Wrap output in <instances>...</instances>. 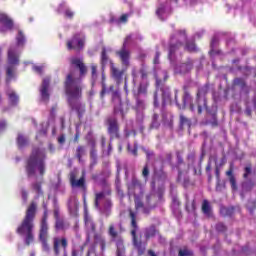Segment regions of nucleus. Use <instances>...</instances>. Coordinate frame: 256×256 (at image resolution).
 <instances>
[{
  "label": "nucleus",
  "instance_id": "13",
  "mask_svg": "<svg viewBox=\"0 0 256 256\" xmlns=\"http://www.w3.org/2000/svg\"><path fill=\"white\" fill-rule=\"evenodd\" d=\"M70 185L72 188L81 189V191H87V183L85 181V175H82L77 180V174L75 172L70 173Z\"/></svg>",
  "mask_w": 256,
  "mask_h": 256
},
{
  "label": "nucleus",
  "instance_id": "5",
  "mask_svg": "<svg viewBox=\"0 0 256 256\" xmlns=\"http://www.w3.org/2000/svg\"><path fill=\"white\" fill-rule=\"evenodd\" d=\"M159 91L161 93V107L162 109H165L167 107L168 103H171V89L165 85L163 80L157 78L156 79V91L154 92V101L153 105L155 109H159L160 103H159Z\"/></svg>",
  "mask_w": 256,
  "mask_h": 256
},
{
  "label": "nucleus",
  "instance_id": "9",
  "mask_svg": "<svg viewBox=\"0 0 256 256\" xmlns=\"http://www.w3.org/2000/svg\"><path fill=\"white\" fill-rule=\"evenodd\" d=\"M86 38L81 33H76L67 40L66 47L68 51H76V53H81L85 49Z\"/></svg>",
  "mask_w": 256,
  "mask_h": 256
},
{
  "label": "nucleus",
  "instance_id": "42",
  "mask_svg": "<svg viewBox=\"0 0 256 256\" xmlns=\"http://www.w3.org/2000/svg\"><path fill=\"white\" fill-rule=\"evenodd\" d=\"M108 235H110L112 239H117L119 232H117V230H115V225L111 224L109 226Z\"/></svg>",
  "mask_w": 256,
  "mask_h": 256
},
{
  "label": "nucleus",
  "instance_id": "11",
  "mask_svg": "<svg viewBox=\"0 0 256 256\" xmlns=\"http://www.w3.org/2000/svg\"><path fill=\"white\" fill-rule=\"evenodd\" d=\"M69 247V240L66 237H54L53 238V251L54 255H61V251L64 256H67V248Z\"/></svg>",
  "mask_w": 256,
  "mask_h": 256
},
{
  "label": "nucleus",
  "instance_id": "20",
  "mask_svg": "<svg viewBox=\"0 0 256 256\" xmlns=\"http://www.w3.org/2000/svg\"><path fill=\"white\" fill-rule=\"evenodd\" d=\"M111 61L112 60H109V55H107V49L103 48L100 57V65L102 69H105V67H107V63L111 64Z\"/></svg>",
  "mask_w": 256,
  "mask_h": 256
},
{
  "label": "nucleus",
  "instance_id": "26",
  "mask_svg": "<svg viewBox=\"0 0 256 256\" xmlns=\"http://www.w3.org/2000/svg\"><path fill=\"white\" fill-rule=\"evenodd\" d=\"M116 256H125V244L123 243V240H118L116 242Z\"/></svg>",
  "mask_w": 256,
  "mask_h": 256
},
{
  "label": "nucleus",
  "instance_id": "57",
  "mask_svg": "<svg viewBox=\"0 0 256 256\" xmlns=\"http://www.w3.org/2000/svg\"><path fill=\"white\" fill-rule=\"evenodd\" d=\"M21 196H22V201H24V203H27V201L29 199V193L27 192V190L22 189Z\"/></svg>",
  "mask_w": 256,
  "mask_h": 256
},
{
  "label": "nucleus",
  "instance_id": "52",
  "mask_svg": "<svg viewBox=\"0 0 256 256\" xmlns=\"http://www.w3.org/2000/svg\"><path fill=\"white\" fill-rule=\"evenodd\" d=\"M221 213L224 215V217H231V215H233V208L224 207L221 209Z\"/></svg>",
  "mask_w": 256,
  "mask_h": 256
},
{
  "label": "nucleus",
  "instance_id": "39",
  "mask_svg": "<svg viewBox=\"0 0 256 256\" xmlns=\"http://www.w3.org/2000/svg\"><path fill=\"white\" fill-rule=\"evenodd\" d=\"M134 203L136 211H139V209H143V201H141V197L137 196V194H134Z\"/></svg>",
  "mask_w": 256,
  "mask_h": 256
},
{
  "label": "nucleus",
  "instance_id": "47",
  "mask_svg": "<svg viewBox=\"0 0 256 256\" xmlns=\"http://www.w3.org/2000/svg\"><path fill=\"white\" fill-rule=\"evenodd\" d=\"M191 101V94H189V91H184V95H183V98H182V103L184 105V107L187 106V103H190Z\"/></svg>",
  "mask_w": 256,
  "mask_h": 256
},
{
  "label": "nucleus",
  "instance_id": "15",
  "mask_svg": "<svg viewBox=\"0 0 256 256\" xmlns=\"http://www.w3.org/2000/svg\"><path fill=\"white\" fill-rule=\"evenodd\" d=\"M51 85V78L46 77L43 79L42 84L40 86V97L44 103H49L50 94H49V87Z\"/></svg>",
  "mask_w": 256,
  "mask_h": 256
},
{
  "label": "nucleus",
  "instance_id": "45",
  "mask_svg": "<svg viewBox=\"0 0 256 256\" xmlns=\"http://www.w3.org/2000/svg\"><path fill=\"white\" fill-rule=\"evenodd\" d=\"M55 229H57V231H63V229H65V221L63 219H57L55 222Z\"/></svg>",
  "mask_w": 256,
  "mask_h": 256
},
{
  "label": "nucleus",
  "instance_id": "17",
  "mask_svg": "<svg viewBox=\"0 0 256 256\" xmlns=\"http://www.w3.org/2000/svg\"><path fill=\"white\" fill-rule=\"evenodd\" d=\"M233 171L234 166L233 164H230L229 169L226 171V176L228 177L232 191H237V178H235V174L233 173Z\"/></svg>",
  "mask_w": 256,
  "mask_h": 256
},
{
  "label": "nucleus",
  "instance_id": "23",
  "mask_svg": "<svg viewBox=\"0 0 256 256\" xmlns=\"http://www.w3.org/2000/svg\"><path fill=\"white\" fill-rule=\"evenodd\" d=\"M101 79L102 90L100 91V98L104 99L105 95L107 94V84L105 83V69H102Z\"/></svg>",
  "mask_w": 256,
  "mask_h": 256
},
{
  "label": "nucleus",
  "instance_id": "56",
  "mask_svg": "<svg viewBox=\"0 0 256 256\" xmlns=\"http://www.w3.org/2000/svg\"><path fill=\"white\" fill-rule=\"evenodd\" d=\"M153 199H155V193H150L146 195V205H151Z\"/></svg>",
  "mask_w": 256,
  "mask_h": 256
},
{
  "label": "nucleus",
  "instance_id": "43",
  "mask_svg": "<svg viewBox=\"0 0 256 256\" xmlns=\"http://www.w3.org/2000/svg\"><path fill=\"white\" fill-rule=\"evenodd\" d=\"M101 199H105V192H99L95 194L94 205L97 209H99V201H101Z\"/></svg>",
  "mask_w": 256,
  "mask_h": 256
},
{
  "label": "nucleus",
  "instance_id": "64",
  "mask_svg": "<svg viewBox=\"0 0 256 256\" xmlns=\"http://www.w3.org/2000/svg\"><path fill=\"white\" fill-rule=\"evenodd\" d=\"M74 15L75 13L69 9L65 11V17H67L68 19H73Z\"/></svg>",
  "mask_w": 256,
  "mask_h": 256
},
{
  "label": "nucleus",
  "instance_id": "8",
  "mask_svg": "<svg viewBox=\"0 0 256 256\" xmlns=\"http://www.w3.org/2000/svg\"><path fill=\"white\" fill-rule=\"evenodd\" d=\"M14 65H19V54L17 53V48L10 47L8 50V67L6 68V81L9 83L14 75L15 67Z\"/></svg>",
  "mask_w": 256,
  "mask_h": 256
},
{
  "label": "nucleus",
  "instance_id": "58",
  "mask_svg": "<svg viewBox=\"0 0 256 256\" xmlns=\"http://www.w3.org/2000/svg\"><path fill=\"white\" fill-rule=\"evenodd\" d=\"M90 158L93 161H97V148L90 149Z\"/></svg>",
  "mask_w": 256,
  "mask_h": 256
},
{
  "label": "nucleus",
  "instance_id": "12",
  "mask_svg": "<svg viewBox=\"0 0 256 256\" xmlns=\"http://www.w3.org/2000/svg\"><path fill=\"white\" fill-rule=\"evenodd\" d=\"M106 124L108 125L107 133L110 136V141L113 139H120L121 134H119V122L115 117H108L106 119Z\"/></svg>",
  "mask_w": 256,
  "mask_h": 256
},
{
  "label": "nucleus",
  "instance_id": "46",
  "mask_svg": "<svg viewBox=\"0 0 256 256\" xmlns=\"http://www.w3.org/2000/svg\"><path fill=\"white\" fill-rule=\"evenodd\" d=\"M251 173H253V168H252L251 164H248L244 168L243 178L248 179L249 175H251Z\"/></svg>",
  "mask_w": 256,
  "mask_h": 256
},
{
  "label": "nucleus",
  "instance_id": "24",
  "mask_svg": "<svg viewBox=\"0 0 256 256\" xmlns=\"http://www.w3.org/2000/svg\"><path fill=\"white\" fill-rule=\"evenodd\" d=\"M209 93V84L206 83L204 86L200 87L197 92V102L201 101V97L207 95Z\"/></svg>",
  "mask_w": 256,
  "mask_h": 256
},
{
  "label": "nucleus",
  "instance_id": "30",
  "mask_svg": "<svg viewBox=\"0 0 256 256\" xmlns=\"http://www.w3.org/2000/svg\"><path fill=\"white\" fill-rule=\"evenodd\" d=\"M193 69V61H188L180 65L181 73H187Z\"/></svg>",
  "mask_w": 256,
  "mask_h": 256
},
{
  "label": "nucleus",
  "instance_id": "51",
  "mask_svg": "<svg viewBox=\"0 0 256 256\" xmlns=\"http://www.w3.org/2000/svg\"><path fill=\"white\" fill-rule=\"evenodd\" d=\"M109 91L113 93L112 99L115 101V99H118V101H121V98L119 97V92L115 91V86L111 85L109 87Z\"/></svg>",
  "mask_w": 256,
  "mask_h": 256
},
{
  "label": "nucleus",
  "instance_id": "34",
  "mask_svg": "<svg viewBox=\"0 0 256 256\" xmlns=\"http://www.w3.org/2000/svg\"><path fill=\"white\" fill-rule=\"evenodd\" d=\"M233 85L240 87V89H247V82H245V79L243 78H235Z\"/></svg>",
  "mask_w": 256,
  "mask_h": 256
},
{
  "label": "nucleus",
  "instance_id": "63",
  "mask_svg": "<svg viewBox=\"0 0 256 256\" xmlns=\"http://www.w3.org/2000/svg\"><path fill=\"white\" fill-rule=\"evenodd\" d=\"M160 57H161V52L156 51V54H155V57H154V60H153L154 65H159V58Z\"/></svg>",
  "mask_w": 256,
  "mask_h": 256
},
{
  "label": "nucleus",
  "instance_id": "25",
  "mask_svg": "<svg viewBox=\"0 0 256 256\" xmlns=\"http://www.w3.org/2000/svg\"><path fill=\"white\" fill-rule=\"evenodd\" d=\"M43 181L40 182H34L31 184V188L33 189V191H35V193L38 195V197H40V195H43Z\"/></svg>",
  "mask_w": 256,
  "mask_h": 256
},
{
  "label": "nucleus",
  "instance_id": "60",
  "mask_svg": "<svg viewBox=\"0 0 256 256\" xmlns=\"http://www.w3.org/2000/svg\"><path fill=\"white\" fill-rule=\"evenodd\" d=\"M165 13V6L161 5L156 10V15L161 17Z\"/></svg>",
  "mask_w": 256,
  "mask_h": 256
},
{
  "label": "nucleus",
  "instance_id": "48",
  "mask_svg": "<svg viewBox=\"0 0 256 256\" xmlns=\"http://www.w3.org/2000/svg\"><path fill=\"white\" fill-rule=\"evenodd\" d=\"M215 229L218 231V233H225L227 231V226L222 222H218L215 226Z\"/></svg>",
  "mask_w": 256,
  "mask_h": 256
},
{
  "label": "nucleus",
  "instance_id": "6",
  "mask_svg": "<svg viewBox=\"0 0 256 256\" xmlns=\"http://www.w3.org/2000/svg\"><path fill=\"white\" fill-rule=\"evenodd\" d=\"M47 219H49V211L47 210V206H45L43 216L40 221L38 239L42 245L43 251L46 253L51 249L49 246V224L47 223Z\"/></svg>",
  "mask_w": 256,
  "mask_h": 256
},
{
  "label": "nucleus",
  "instance_id": "53",
  "mask_svg": "<svg viewBox=\"0 0 256 256\" xmlns=\"http://www.w3.org/2000/svg\"><path fill=\"white\" fill-rule=\"evenodd\" d=\"M136 109H145V101L136 96Z\"/></svg>",
  "mask_w": 256,
  "mask_h": 256
},
{
  "label": "nucleus",
  "instance_id": "18",
  "mask_svg": "<svg viewBox=\"0 0 256 256\" xmlns=\"http://www.w3.org/2000/svg\"><path fill=\"white\" fill-rule=\"evenodd\" d=\"M0 23L4 27H6L9 31L13 29V26H14L13 19H11V17H9L5 13H0Z\"/></svg>",
  "mask_w": 256,
  "mask_h": 256
},
{
  "label": "nucleus",
  "instance_id": "35",
  "mask_svg": "<svg viewBox=\"0 0 256 256\" xmlns=\"http://www.w3.org/2000/svg\"><path fill=\"white\" fill-rule=\"evenodd\" d=\"M179 121H180V127L181 128L185 127V125H187L188 127L191 126V119L187 118L183 114H180Z\"/></svg>",
  "mask_w": 256,
  "mask_h": 256
},
{
  "label": "nucleus",
  "instance_id": "4",
  "mask_svg": "<svg viewBox=\"0 0 256 256\" xmlns=\"http://www.w3.org/2000/svg\"><path fill=\"white\" fill-rule=\"evenodd\" d=\"M129 218H130V225L132 227L130 231V235L132 236V245L138 252V255H145V251L147 249V242H143L141 240V236H137V231H139V225L137 224V213L133 210L129 209Z\"/></svg>",
  "mask_w": 256,
  "mask_h": 256
},
{
  "label": "nucleus",
  "instance_id": "62",
  "mask_svg": "<svg viewBox=\"0 0 256 256\" xmlns=\"http://www.w3.org/2000/svg\"><path fill=\"white\" fill-rule=\"evenodd\" d=\"M139 73L141 75V79H147L149 75V73L147 72V70H145V68L140 69Z\"/></svg>",
  "mask_w": 256,
  "mask_h": 256
},
{
  "label": "nucleus",
  "instance_id": "38",
  "mask_svg": "<svg viewBox=\"0 0 256 256\" xmlns=\"http://www.w3.org/2000/svg\"><path fill=\"white\" fill-rule=\"evenodd\" d=\"M154 175L158 181H167V172L160 170L157 172H154Z\"/></svg>",
  "mask_w": 256,
  "mask_h": 256
},
{
  "label": "nucleus",
  "instance_id": "21",
  "mask_svg": "<svg viewBox=\"0 0 256 256\" xmlns=\"http://www.w3.org/2000/svg\"><path fill=\"white\" fill-rule=\"evenodd\" d=\"M210 119L207 118L205 125H211V127H219V120H217V113H210Z\"/></svg>",
  "mask_w": 256,
  "mask_h": 256
},
{
  "label": "nucleus",
  "instance_id": "54",
  "mask_svg": "<svg viewBox=\"0 0 256 256\" xmlns=\"http://www.w3.org/2000/svg\"><path fill=\"white\" fill-rule=\"evenodd\" d=\"M215 176H216L217 182L219 183L221 181V166L219 164L215 165Z\"/></svg>",
  "mask_w": 256,
  "mask_h": 256
},
{
  "label": "nucleus",
  "instance_id": "36",
  "mask_svg": "<svg viewBox=\"0 0 256 256\" xmlns=\"http://www.w3.org/2000/svg\"><path fill=\"white\" fill-rule=\"evenodd\" d=\"M17 143H18V147L21 149V148L25 147V145H27V143H29V140H27V138H25V136H23V134H19L17 137Z\"/></svg>",
  "mask_w": 256,
  "mask_h": 256
},
{
  "label": "nucleus",
  "instance_id": "2",
  "mask_svg": "<svg viewBox=\"0 0 256 256\" xmlns=\"http://www.w3.org/2000/svg\"><path fill=\"white\" fill-rule=\"evenodd\" d=\"M37 217V202L32 201L26 209L25 216L16 229V233L24 237V243L29 247L35 241V218Z\"/></svg>",
  "mask_w": 256,
  "mask_h": 256
},
{
  "label": "nucleus",
  "instance_id": "44",
  "mask_svg": "<svg viewBox=\"0 0 256 256\" xmlns=\"http://www.w3.org/2000/svg\"><path fill=\"white\" fill-rule=\"evenodd\" d=\"M211 169H212V164H211V160H209L206 165V174H207L209 183L213 181V175L211 174Z\"/></svg>",
  "mask_w": 256,
  "mask_h": 256
},
{
  "label": "nucleus",
  "instance_id": "37",
  "mask_svg": "<svg viewBox=\"0 0 256 256\" xmlns=\"http://www.w3.org/2000/svg\"><path fill=\"white\" fill-rule=\"evenodd\" d=\"M160 125L161 124L159 123V114L154 113L152 116L151 129H159Z\"/></svg>",
  "mask_w": 256,
  "mask_h": 256
},
{
  "label": "nucleus",
  "instance_id": "28",
  "mask_svg": "<svg viewBox=\"0 0 256 256\" xmlns=\"http://www.w3.org/2000/svg\"><path fill=\"white\" fill-rule=\"evenodd\" d=\"M8 99L11 105H17V103H19V96L15 91L8 92Z\"/></svg>",
  "mask_w": 256,
  "mask_h": 256
},
{
  "label": "nucleus",
  "instance_id": "40",
  "mask_svg": "<svg viewBox=\"0 0 256 256\" xmlns=\"http://www.w3.org/2000/svg\"><path fill=\"white\" fill-rule=\"evenodd\" d=\"M91 135L92 133L89 132L88 137L90 138H87V145L90 147V149H97V141H95V138H92Z\"/></svg>",
  "mask_w": 256,
  "mask_h": 256
},
{
  "label": "nucleus",
  "instance_id": "59",
  "mask_svg": "<svg viewBox=\"0 0 256 256\" xmlns=\"http://www.w3.org/2000/svg\"><path fill=\"white\" fill-rule=\"evenodd\" d=\"M86 225L91 229V231L93 233H95L96 229H97V226H95V222L91 221V220H88L86 222Z\"/></svg>",
  "mask_w": 256,
  "mask_h": 256
},
{
  "label": "nucleus",
  "instance_id": "10",
  "mask_svg": "<svg viewBox=\"0 0 256 256\" xmlns=\"http://www.w3.org/2000/svg\"><path fill=\"white\" fill-rule=\"evenodd\" d=\"M132 38H133V36L131 34L126 36L121 49L116 51V55H117V57H119L122 65L124 67H129V65H131V62H130L131 61V51L129 49H127V45L129 43V41H131Z\"/></svg>",
  "mask_w": 256,
  "mask_h": 256
},
{
  "label": "nucleus",
  "instance_id": "7",
  "mask_svg": "<svg viewBox=\"0 0 256 256\" xmlns=\"http://www.w3.org/2000/svg\"><path fill=\"white\" fill-rule=\"evenodd\" d=\"M187 41V30H176L174 34L170 37L169 42V59H172L173 55L183 47V42Z\"/></svg>",
  "mask_w": 256,
  "mask_h": 256
},
{
  "label": "nucleus",
  "instance_id": "14",
  "mask_svg": "<svg viewBox=\"0 0 256 256\" xmlns=\"http://www.w3.org/2000/svg\"><path fill=\"white\" fill-rule=\"evenodd\" d=\"M110 77L118 84L123 83V77H125V69H119L115 66L113 61H110Z\"/></svg>",
  "mask_w": 256,
  "mask_h": 256
},
{
  "label": "nucleus",
  "instance_id": "3",
  "mask_svg": "<svg viewBox=\"0 0 256 256\" xmlns=\"http://www.w3.org/2000/svg\"><path fill=\"white\" fill-rule=\"evenodd\" d=\"M45 159H47L45 150H42L41 148L32 149L25 166L28 177L35 176L36 171L39 172L40 177L45 175Z\"/></svg>",
  "mask_w": 256,
  "mask_h": 256
},
{
  "label": "nucleus",
  "instance_id": "31",
  "mask_svg": "<svg viewBox=\"0 0 256 256\" xmlns=\"http://www.w3.org/2000/svg\"><path fill=\"white\" fill-rule=\"evenodd\" d=\"M155 235H157V229L155 228L154 225H152L146 229V231H145L146 239H151V237H155Z\"/></svg>",
  "mask_w": 256,
  "mask_h": 256
},
{
  "label": "nucleus",
  "instance_id": "19",
  "mask_svg": "<svg viewBox=\"0 0 256 256\" xmlns=\"http://www.w3.org/2000/svg\"><path fill=\"white\" fill-rule=\"evenodd\" d=\"M129 191L135 195V189H140V195H143V188L141 187V181L137 178H133L131 184L128 187Z\"/></svg>",
  "mask_w": 256,
  "mask_h": 256
},
{
  "label": "nucleus",
  "instance_id": "27",
  "mask_svg": "<svg viewBox=\"0 0 256 256\" xmlns=\"http://www.w3.org/2000/svg\"><path fill=\"white\" fill-rule=\"evenodd\" d=\"M202 213L207 217H211V204H209L208 200H203L202 202Z\"/></svg>",
  "mask_w": 256,
  "mask_h": 256
},
{
  "label": "nucleus",
  "instance_id": "22",
  "mask_svg": "<svg viewBox=\"0 0 256 256\" xmlns=\"http://www.w3.org/2000/svg\"><path fill=\"white\" fill-rule=\"evenodd\" d=\"M184 49L185 51H188V53H197V51H199V48H197V44H195V41H186Z\"/></svg>",
  "mask_w": 256,
  "mask_h": 256
},
{
  "label": "nucleus",
  "instance_id": "33",
  "mask_svg": "<svg viewBox=\"0 0 256 256\" xmlns=\"http://www.w3.org/2000/svg\"><path fill=\"white\" fill-rule=\"evenodd\" d=\"M83 155H85V146L83 145H79L76 148V158L78 159V161L81 163V161L83 160Z\"/></svg>",
  "mask_w": 256,
  "mask_h": 256
},
{
  "label": "nucleus",
  "instance_id": "16",
  "mask_svg": "<svg viewBox=\"0 0 256 256\" xmlns=\"http://www.w3.org/2000/svg\"><path fill=\"white\" fill-rule=\"evenodd\" d=\"M176 159L177 162L175 164V169L178 171L177 181H181L183 177V173L187 171V164L183 160V156L181 155V151H176Z\"/></svg>",
  "mask_w": 256,
  "mask_h": 256
},
{
  "label": "nucleus",
  "instance_id": "61",
  "mask_svg": "<svg viewBox=\"0 0 256 256\" xmlns=\"http://www.w3.org/2000/svg\"><path fill=\"white\" fill-rule=\"evenodd\" d=\"M129 21V14H122L119 18V23H127Z\"/></svg>",
  "mask_w": 256,
  "mask_h": 256
},
{
  "label": "nucleus",
  "instance_id": "55",
  "mask_svg": "<svg viewBox=\"0 0 256 256\" xmlns=\"http://www.w3.org/2000/svg\"><path fill=\"white\" fill-rule=\"evenodd\" d=\"M178 256H193V251L187 249L179 250Z\"/></svg>",
  "mask_w": 256,
  "mask_h": 256
},
{
  "label": "nucleus",
  "instance_id": "49",
  "mask_svg": "<svg viewBox=\"0 0 256 256\" xmlns=\"http://www.w3.org/2000/svg\"><path fill=\"white\" fill-rule=\"evenodd\" d=\"M149 173H150L149 165L146 164L142 170V177H143L144 181H149Z\"/></svg>",
  "mask_w": 256,
  "mask_h": 256
},
{
  "label": "nucleus",
  "instance_id": "29",
  "mask_svg": "<svg viewBox=\"0 0 256 256\" xmlns=\"http://www.w3.org/2000/svg\"><path fill=\"white\" fill-rule=\"evenodd\" d=\"M97 65L92 64L91 65V83H92V87L95 86V83H97Z\"/></svg>",
  "mask_w": 256,
  "mask_h": 256
},
{
  "label": "nucleus",
  "instance_id": "32",
  "mask_svg": "<svg viewBox=\"0 0 256 256\" xmlns=\"http://www.w3.org/2000/svg\"><path fill=\"white\" fill-rule=\"evenodd\" d=\"M16 43L18 47H23V45H25V34H23V31L21 30L18 31L16 36Z\"/></svg>",
  "mask_w": 256,
  "mask_h": 256
},
{
  "label": "nucleus",
  "instance_id": "1",
  "mask_svg": "<svg viewBox=\"0 0 256 256\" xmlns=\"http://www.w3.org/2000/svg\"><path fill=\"white\" fill-rule=\"evenodd\" d=\"M70 63L73 65L74 69L79 72V77L75 78L72 72L68 73L64 81V90L70 109L77 112L78 117H83L85 108L81 105L79 99L83 97V79L87 77L89 69L87 68V64L83 61V58H72Z\"/></svg>",
  "mask_w": 256,
  "mask_h": 256
},
{
  "label": "nucleus",
  "instance_id": "41",
  "mask_svg": "<svg viewBox=\"0 0 256 256\" xmlns=\"http://www.w3.org/2000/svg\"><path fill=\"white\" fill-rule=\"evenodd\" d=\"M195 209H197V206L195 205V200H193L192 202H186V211L188 213H195Z\"/></svg>",
  "mask_w": 256,
  "mask_h": 256
},
{
  "label": "nucleus",
  "instance_id": "50",
  "mask_svg": "<svg viewBox=\"0 0 256 256\" xmlns=\"http://www.w3.org/2000/svg\"><path fill=\"white\" fill-rule=\"evenodd\" d=\"M203 109H207V100L204 99L203 104L198 103L197 105V114L201 115L203 113Z\"/></svg>",
  "mask_w": 256,
  "mask_h": 256
}]
</instances>
